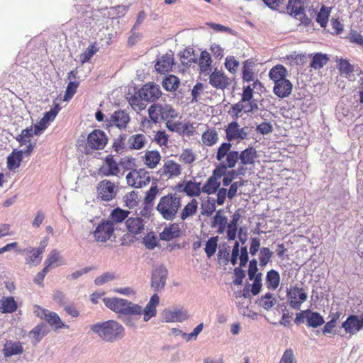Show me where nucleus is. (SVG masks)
<instances>
[{
  "mask_svg": "<svg viewBox=\"0 0 363 363\" xmlns=\"http://www.w3.org/2000/svg\"><path fill=\"white\" fill-rule=\"evenodd\" d=\"M148 114L151 121L157 123L161 121V104H153L148 108Z\"/></svg>",
  "mask_w": 363,
  "mask_h": 363,
  "instance_id": "603ef678",
  "label": "nucleus"
},
{
  "mask_svg": "<svg viewBox=\"0 0 363 363\" xmlns=\"http://www.w3.org/2000/svg\"><path fill=\"white\" fill-rule=\"evenodd\" d=\"M23 150L14 149L7 157V167L9 170L17 169L23 160Z\"/></svg>",
  "mask_w": 363,
  "mask_h": 363,
  "instance_id": "393cba45",
  "label": "nucleus"
},
{
  "mask_svg": "<svg viewBox=\"0 0 363 363\" xmlns=\"http://www.w3.org/2000/svg\"><path fill=\"white\" fill-rule=\"evenodd\" d=\"M324 323L323 317L318 312L308 309L307 325L309 327L316 328L324 324Z\"/></svg>",
  "mask_w": 363,
  "mask_h": 363,
  "instance_id": "e433bc0d",
  "label": "nucleus"
},
{
  "mask_svg": "<svg viewBox=\"0 0 363 363\" xmlns=\"http://www.w3.org/2000/svg\"><path fill=\"white\" fill-rule=\"evenodd\" d=\"M33 313L40 319L45 320L50 326L55 330L68 328V326L62 321L60 316L55 312L50 311L48 309L35 305L33 308Z\"/></svg>",
  "mask_w": 363,
  "mask_h": 363,
  "instance_id": "7ed1b4c3",
  "label": "nucleus"
},
{
  "mask_svg": "<svg viewBox=\"0 0 363 363\" xmlns=\"http://www.w3.org/2000/svg\"><path fill=\"white\" fill-rule=\"evenodd\" d=\"M128 231L133 235L141 233L145 229V223L140 217H130L125 221Z\"/></svg>",
  "mask_w": 363,
  "mask_h": 363,
  "instance_id": "f3484780",
  "label": "nucleus"
},
{
  "mask_svg": "<svg viewBox=\"0 0 363 363\" xmlns=\"http://www.w3.org/2000/svg\"><path fill=\"white\" fill-rule=\"evenodd\" d=\"M218 135L216 130H208L202 134V142L206 146H213L217 143Z\"/></svg>",
  "mask_w": 363,
  "mask_h": 363,
  "instance_id": "a18cd8bd",
  "label": "nucleus"
},
{
  "mask_svg": "<svg viewBox=\"0 0 363 363\" xmlns=\"http://www.w3.org/2000/svg\"><path fill=\"white\" fill-rule=\"evenodd\" d=\"M127 138V135L121 134L117 138L114 140L112 147L113 150L118 153L121 154L123 150L125 149V140Z\"/></svg>",
  "mask_w": 363,
  "mask_h": 363,
  "instance_id": "5fc2aeb1",
  "label": "nucleus"
},
{
  "mask_svg": "<svg viewBox=\"0 0 363 363\" xmlns=\"http://www.w3.org/2000/svg\"><path fill=\"white\" fill-rule=\"evenodd\" d=\"M159 193V189L157 185H152L150 189L147 191L144 203H147V205H152L153 203L154 200L156 198V196Z\"/></svg>",
  "mask_w": 363,
  "mask_h": 363,
  "instance_id": "338daca9",
  "label": "nucleus"
},
{
  "mask_svg": "<svg viewBox=\"0 0 363 363\" xmlns=\"http://www.w3.org/2000/svg\"><path fill=\"white\" fill-rule=\"evenodd\" d=\"M173 65V58L170 55H162L157 60L155 67L157 72L165 73L172 69Z\"/></svg>",
  "mask_w": 363,
  "mask_h": 363,
  "instance_id": "b1692460",
  "label": "nucleus"
},
{
  "mask_svg": "<svg viewBox=\"0 0 363 363\" xmlns=\"http://www.w3.org/2000/svg\"><path fill=\"white\" fill-rule=\"evenodd\" d=\"M97 51L98 48L96 45H89V47L79 56V60L81 62L82 64H84L89 62Z\"/></svg>",
  "mask_w": 363,
  "mask_h": 363,
  "instance_id": "bf43d9fd",
  "label": "nucleus"
},
{
  "mask_svg": "<svg viewBox=\"0 0 363 363\" xmlns=\"http://www.w3.org/2000/svg\"><path fill=\"white\" fill-rule=\"evenodd\" d=\"M129 148L131 150H140L147 143L145 135L141 133L135 134L129 137L128 140Z\"/></svg>",
  "mask_w": 363,
  "mask_h": 363,
  "instance_id": "c85d7f7f",
  "label": "nucleus"
},
{
  "mask_svg": "<svg viewBox=\"0 0 363 363\" xmlns=\"http://www.w3.org/2000/svg\"><path fill=\"white\" fill-rule=\"evenodd\" d=\"M23 352V348L20 342H7L4 349V354L5 357H11L13 355L21 354Z\"/></svg>",
  "mask_w": 363,
  "mask_h": 363,
  "instance_id": "c756f323",
  "label": "nucleus"
},
{
  "mask_svg": "<svg viewBox=\"0 0 363 363\" xmlns=\"http://www.w3.org/2000/svg\"><path fill=\"white\" fill-rule=\"evenodd\" d=\"M163 320L167 323L183 322L188 318L187 312L180 308L165 309L162 312Z\"/></svg>",
  "mask_w": 363,
  "mask_h": 363,
  "instance_id": "4468645a",
  "label": "nucleus"
},
{
  "mask_svg": "<svg viewBox=\"0 0 363 363\" xmlns=\"http://www.w3.org/2000/svg\"><path fill=\"white\" fill-rule=\"evenodd\" d=\"M241 218V214L238 211H235L229 223H227V238L228 241H233L236 238L238 232V223Z\"/></svg>",
  "mask_w": 363,
  "mask_h": 363,
  "instance_id": "4be33fe9",
  "label": "nucleus"
},
{
  "mask_svg": "<svg viewBox=\"0 0 363 363\" xmlns=\"http://www.w3.org/2000/svg\"><path fill=\"white\" fill-rule=\"evenodd\" d=\"M256 156L257 151L252 147H249L239 153L240 160L242 165L253 164Z\"/></svg>",
  "mask_w": 363,
  "mask_h": 363,
  "instance_id": "bb28decb",
  "label": "nucleus"
},
{
  "mask_svg": "<svg viewBox=\"0 0 363 363\" xmlns=\"http://www.w3.org/2000/svg\"><path fill=\"white\" fill-rule=\"evenodd\" d=\"M257 303L266 311H269L277 303V299L272 294L267 292L258 300Z\"/></svg>",
  "mask_w": 363,
  "mask_h": 363,
  "instance_id": "a19ab883",
  "label": "nucleus"
},
{
  "mask_svg": "<svg viewBox=\"0 0 363 363\" xmlns=\"http://www.w3.org/2000/svg\"><path fill=\"white\" fill-rule=\"evenodd\" d=\"M181 62L184 65L190 67L192 63L196 62V57L193 48H189L179 53Z\"/></svg>",
  "mask_w": 363,
  "mask_h": 363,
  "instance_id": "37998d69",
  "label": "nucleus"
},
{
  "mask_svg": "<svg viewBox=\"0 0 363 363\" xmlns=\"http://www.w3.org/2000/svg\"><path fill=\"white\" fill-rule=\"evenodd\" d=\"M272 255L273 252L268 247L260 248L259 254V265L265 267L269 262Z\"/></svg>",
  "mask_w": 363,
  "mask_h": 363,
  "instance_id": "6e6d98bb",
  "label": "nucleus"
},
{
  "mask_svg": "<svg viewBox=\"0 0 363 363\" xmlns=\"http://www.w3.org/2000/svg\"><path fill=\"white\" fill-rule=\"evenodd\" d=\"M114 232L113 221L103 220L93 232L96 240L105 242L109 240Z\"/></svg>",
  "mask_w": 363,
  "mask_h": 363,
  "instance_id": "39448f33",
  "label": "nucleus"
},
{
  "mask_svg": "<svg viewBox=\"0 0 363 363\" xmlns=\"http://www.w3.org/2000/svg\"><path fill=\"white\" fill-rule=\"evenodd\" d=\"M90 329L103 340L108 342L119 340L124 336L123 326L113 320L93 324Z\"/></svg>",
  "mask_w": 363,
  "mask_h": 363,
  "instance_id": "f257e3e1",
  "label": "nucleus"
},
{
  "mask_svg": "<svg viewBox=\"0 0 363 363\" xmlns=\"http://www.w3.org/2000/svg\"><path fill=\"white\" fill-rule=\"evenodd\" d=\"M280 282V276L277 271L271 269L266 275V284L268 289H276Z\"/></svg>",
  "mask_w": 363,
  "mask_h": 363,
  "instance_id": "ea45409f",
  "label": "nucleus"
},
{
  "mask_svg": "<svg viewBox=\"0 0 363 363\" xmlns=\"http://www.w3.org/2000/svg\"><path fill=\"white\" fill-rule=\"evenodd\" d=\"M181 207V197L177 194H168L160 199L156 210L163 219L172 221L177 218Z\"/></svg>",
  "mask_w": 363,
  "mask_h": 363,
  "instance_id": "f03ea898",
  "label": "nucleus"
},
{
  "mask_svg": "<svg viewBox=\"0 0 363 363\" xmlns=\"http://www.w3.org/2000/svg\"><path fill=\"white\" fill-rule=\"evenodd\" d=\"M105 164L99 170V174L106 176H116L120 172L118 164L113 159V155H108L104 160Z\"/></svg>",
  "mask_w": 363,
  "mask_h": 363,
  "instance_id": "9b49d317",
  "label": "nucleus"
},
{
  "mask_svg": "<svg viewBox=\"0 0 363 363\" xmlns=\"http://www.w3.org/2000/svg\"><path fill=\"white\" fill-rule=\"evenodd\" d=\"M286 296L292 308L300 309L301 304L306 301L308 295L302 288L295 286L287 290Z\"/></svg>",
  "mask_w": 363,
  "mask_h": 363,
  "instance_id": "20e7f679",
  "label": "nucleus"
},
{
  "mask_svg": "<svg viewBox=\"0 0 363 363\" xmlns=\"http://www.w3.org/2000/svg\"><path fill=\"white\" fill-rule=\"evenodd\" d=\"M138 94L140 99L144 101H155L158 99L162 94L160 86L154 83L145 84L138 90Z\"/></svg>",
  "mask_w": 363,
  "mask_h": 363,
  "instance_id": "0eeeda50",
  "label": "nucleus"
},
{
  "mask_svg": "<svg viewBox=\"0 0 363 363\" xmlns=\"http://www.w3.org/2000/svg\"><path fill=\"white\" fill-rule=\"evenodd\" d=\"M329 60L328 55L318 52L314 55L311 62V67L317 69L325 65Z\"/></svg>",
  "mask_w": 363,
  "mask_h": 363,
  "instance_id": "09e8293b",
  "label": "nucleus"
},
{
  "mask_svg": "<svg viewBox=\"0 0 363 363\" xmlns=\"http://www.w3.org/2000/svg\"><path fill=\"white\" fill-rule=\"evenodd\" d=\"M103 301L105 306L114 311L116 313H119L123 306H125L126 299L121 298H104Z\"/></svg>",
  "mask_w": 363,
  "mask_h": 363,
  "instance_id": "a878e982",
  "label": "nucleus"
},
{
  "mask_svg": "<svg viewBox=\"0 0 363 363\" xmlns=\"http://www.w3.org/2000/svg\"><path fill=\"white\" fill-rule=\"evenodd\" d=\"M286 9L288 14L297 18L305 11V0H288Z\"/></svg>",
  "mask_w": 363,
  "mask_h": 363,
  "instance_id": "aec40b11",
  "label": "nucleus"
},
{
  "mask_svg": "<svg viewBox=\"0 0 363 363\" xmlns=\"http://www.w3.org/2000/svg\"><path fill=\"white\" fill-rule=\"evenodd\" d=\"M139 201L138 192L135 191H132L124 197L125 206L129 208H133L136 206L138 204Z\"/></svg>",
  "mask_w": 363,
  "mask_h": 363,
  "instance_id": "13d9d810",
  "label": "nucleus"
},
{
  "mask_svg": "<svg viewBox=\"0 0 363 363\" xmlns=\"http://www.w3.org/2000/svg\"><path fill=\"white\" fill-rule=\"evenodd\" d=\"M211 62L212 60L210 54L206 50L202 51L199 60L201 72L208 74L211 71Z\"/></svg>",
  "mask_w": 363,
  "mask_h": 363,
  "instance_id": "7c9ffc66",
  "label": "nucleus"
},
{
  "mask_svg": "<svg viewBox=\"0 0 363 363\" xmlns=\"http://www.w3.org/2000/svg\"><path fill=\"white\" fill-rule=\"evenodd\" d=\"M108 143L105 133L95 129L87 137V147L91 150H102Z\"/></svg>",
  "mask_w": 363,
  "mask_h": 363,
  "instance_id": "6e6552de",
  "label": "nucleus"
},
{
  "mask_svg": "<svg viewBox=\"0 0 363 363\" xmlns=\"http://www.w3.org/2000/svg\"><path fill=\"white\" fill-rule=\"evenodd\" d=\"M181 228L177 223H171L168 227H165L160 234L162 240L170 241L174 238H177L181 235Z\"/></svg>",
  "mask_w": 363,
  "mask_h": 363,
  "instance_id": "6ab92c4d",
  "label": "nucleus"
},
{
  "mask_svg": "<svg viewBox=\"0 0 363 363\" xmlns=\"http://www.w3.org/2000/svg\"><path fill=\"white\" fill-rule=\"evenodd\" d=\"M116 274L113 272H106L101 275L97 277L94 280V284L96 286H101L105 283L113 281L116 279Z\"/></svg>",
  "mask_w": 363,
  "mask_h": 363,
  "instance_id": "e2e57ef3",
  "label": "nucleus"
},
{
  "mask_svg": "<svg viewBox=\"0 0 363 363\" xmlns=\"http://www.w3.org/2000/svg\"><path fill=\"white\" fill-rule=\"evenodd\" d=\"M35 135L33 133V126L28 127L25 129H23L21 133L15 137H13L21 145H27L28 143H30L31 138Z\"/></svg>",
  "mask_w": 363,
  "mask_h": 363,
  "instance_id": "c03bdc74",
  "label": "nucleus"
},
{
  "mask_svg": "<svg viewBox=\"0 0 363 363\" xmlns=\"http://www.w3.org/2000/svg\"><path fill=\"white\" fill-rule=\"evenodd\" d=\"M239 129L240 125L237 121H232L228 123L225 129L226 139L228 141L238 140Z\"/></svg>",
  "mask_w": 363,
  "mask_h": 363,
  "instance_id": "49530a36",
  "label": "nucleus"
},
{
  "mask_svg": "<svg viewBox=\"0 0 363 363\" xmlns=\"http://www.w3.org/2000/svg\"><path fill=\"white\" fill-rule=\"evenodd\" d=\"M49 332L48 325L41 323L37 325L30 332V336L35 340V343L39 342Z\"/></svg>",
  "mask_w": 363,
  "mask_h": 363,
  "instance_id": "473e14b6",
  "label": "nucleus"
},
{
  "mask_svg": "<svg viewBox=\"0 0 363 363\" xmlns=\"http://www.w3.org/2000/svg\"><path fill=\"white\" fill-rule=\"evenodd\" d=\"M136 179H139L138 186L143 187L147 185L150 182V177L149 172L144 169L136 170Z\"/></svg>",
  "mask_w": 363,
  "mask_h": 363,
  "instance_id": "4d7b16f0",
  "label": "nucleus"
},
{
  "mask_svg": "<svg viewBox=\"0 0 363 363\" xmlns=\"http://www.w3.org/2000/svg\"><path fill=\"white\" fill-rule=\"evenodd\" d=\"M342 328L347 333L355 334L363 328V313L359 317L356 315H350L342 323Z\"/></svg>",
  "mask_w": 363,
  "mask_h": 363,
  "instance_id": "1a4fd4ad",
  "label": "nucleus"
},
{
  "mask_svg": "<svg viewBox=\"0 0 363 363\" xmlns=\"http://www.w3.org/2000/svg\"><path fill=\"white\" fill-rule=\"evenodd\" d=\"M130 214V212L126 210H123L121 208H114L109 216V218L111 221H113V225L114 223H121L124 220H127L128 215Z\"/></svg>",
  "mask_w": 363,
  "mask_h": 363,
  "instance_id": "79ce46f5",
  "label": "nucleus"
},
{
  "mask_svg": "<svg viewBox=\"0 0 363 363\" xmlns=\"http://www.w3.org/2000/svg\"><path fill=\"white\" fill-rule=\"evenodd\" d=\"M292 88L291 82L289 79H285L274 83L273 91L279 98L284 99L291 94Z\"/></svg>",
  "mask_w": 363,
  "mask_h": 363,
  "instance_id": "dca6fc26",
  "label": "nucleus"
},
{
  "mask_svg": "<svg viewBox=\"0 0 363 363\" xmlns=\"http://www.w3.org/2000/svg\"><path fill=\"white\" fill-rule=\"evenodd\" d=\"M168 271L163 265L154 269L152 272L151 286L155 291H162L166 284Z\"/></svg>",
  "mask_w": 363,
  "mask_h": 363,
  "instance_id": "423d86ee",
  "label": "nucleus"
},
{
  "mask_svg": "<svg viewBox=\"0 0 363 363\" xmlns=\"http://www.w3.org/2000/svg\"><path fill=\"white\" fill-rule=\"evenodd\" d=\"M216 199L212 198L208 199L206 201L201 204V214L211 216L213 213L216 211Z\"/></svg>",
  "mask_w": 363,
  "mask_h": 363,
  "instance_id": "864d4df0",
  "label": "nucleus"
},
{
  "mask_svg": "<svg viewBox=\"0 0 363 363\" xmlns=\"http://www.w3.org/2000/svg\"><path fill=\"white\" fill-rule=\"evenodd\" d=\"M218 236L210 238L206 243L204 248L206 256L211 258L216 252L218 247Z\"/></svg>",
  "mask_w": 363,
  "mask_h": 363,
  "instance_id": "3c124183",
  "label": "nucleus"
},
{
  "mask_svg": "<svg viewBox=\"0 0 363 363\" xmlns=\"http://www.w3.org/2000/svg\"><path fill=\"white\" fill-rule=\"evenodd\" d=\"M197 208L198 201L195 199H193L182 210L179 216L180 219L185 220L187 218L192 216L196 213Z\"/></svg>",
  "mask_w": 363,
  "mask_h": 363,
  "instance_id": "c9c22d12",
  "label": "nucleus"
},
{
  "mask_svg": "<svg viewBox=\"0 0 363 363\" xmlns=\"http://www.w3.org/2000/svg\"><path fill=\"white\" fill-rule=\"evenodd\" d=\"M288 71L282 65L274 66L269 72V77L274 83L286 79Z\"/></svg>",
  "mask_w": 363,
  "mask_h": 363,
  "instance_id": "5701e85b",
  "label": "nucleus"
},
{
  "mask_svg": "<svg viewBox=\"0 0 363 363\" xmlns=\"http://www.w3.org/2000/svg\"><path fill=\"white\" fill-rule=\"evenodd\" d=\"M17 303L13 297H3L0 301V311L2 313H11L16 311Z\"/></svg>",
  "mask_w": 363,
  "mask_h": 363,
  "instance_id": "cd10ccee",
  "label": "nucleus"
},
{
  "mask_svg": "<svg viewBox=\"0 0 363 363\" xmlns=\"http://www.w3.org/2000/svg\"><path fill=\"white\" fill-rule=\"evenodd\" d=\"M220 186V182L211 176L208 178L206 182L201 188V190L202 192L207 194H213L218 191Z\"/></svg>",
  "mask_w": 363,
  "mask_h": 363,
  "instance_id": "4c0bfd02",
  "label": "nucleus"
},
{
  "mask_svg": "<svg viewBox=\"0 0 363 363\" xmlns=\"http://www.w3.org/2000/svg\"><path fill=\"white\" fill-rule=\"evenodd\" d=\"M209 84L217 89H224L229 84V79L223 72L215 69L209 76Z\"/></svg>",
  "mask_w": 363,
  "mask_h": 363,
  "instance_id": "2eb2a0df",
  "label": "nucleus"
},
{
  "mask_svg": "<svg viewBox=\"0 0 363 363\" xmlns=\"http://www.w3.org/2000/svg\"><path fill=\"white\" fill-rule=\"evenodd\" d=\"M337 67L341 74H350L354 72V67L345 59H340Z\"/></svg>",
  "mask_w": 363,
  "mask_h": 363,
  "instance_id": "0e129e2a",
  "label": "nucleus"
},
{
  "mask_svg": "<svg viewBox=\"0 0 363 363\" xmlns=\"http://www.w3.org/2000/svg\"><path fill=\"white\" fill-rule=\"evenodd\" d=\"M18 252L25 256L26 264L30 267L38 265L42 260V254L32 247L19 250Z\"/></svg>",
  "mask_w": 363,
  "mask_h": 363,
  "instance_id": "f8f14e48",
  "label": "nucleus"
},
{
  "mask_svg": "<svg viewBox=\"0 0 363 363\" xmlns=\"http://www.w3.org/2000/svg\"><path fill=\"white\" fill-rule=\"evenodd\" d=\"M331 11L332 7H328L325 5H323L317 13L316 22L320 26L321 28H326Z\"/></svg>",
  "mask_w": 363,
  "mask_h": 363,
  "instance_id": "f704fd0d",
  "label": "nucleus"
},
{
  "mask_svg": "<svg viewBox=\"0 0 363 363\" xmlns=\"http://www.w3.org/2000/svg\"><path fill=\"white\" fill-rule=\"evenodd\" d=\"M231 147L232 144L230 143L225 142L221 143L216 153V160L219 162H222L223 159L230 152Z\"/></svg>",
  "mask_w": 363,
  "mask_h": 363,
  "instance_id": "052dcab7",
  "label": "nucleus"
},
{
  "mask_svg": "<svg viewBox=\"0 0 363 363\" xmlns=\"http://www.w3.org/2000/svg\"><path fill=\"white\" fill-rule=\"evenodd\" d=\"M99 196L103 201H109L116 195L114 183L109 180L104 179L100 182L97 186Z\"/></svg>",
  "mask_w": 363,
  "mask_h": 363,
  "instance_id": "9d476101",
  "label": "nucleus"
},
{
  "mask_svg": "<svg viewBox=\"0 0 363 363\" xmlns=\"http://www.w3.org/2000/svg\"><path fill=\"white\" fill-rule=\"evenodd\" d=\"M130 121V116L128 113L123 110L114 111L108 121V125H115L120 129L125 128L128 122Z\"/></svg>",
  "mask_w": 363,
  "mask_h": 363,
  "instance_id": "ddd939ff",
  "label": "nucleus"
},
{
  "mask_svg": "<svg viewBox=\"0 0 363 363\" xmlns=\"http://www.w3.org/2000/svg\"><path fill=\"white\" fill-rule=\"evenodd\" d=\"M182 190L183 192L186 193L187 196L191 197L199 196L202 191L201 183L192 182L191 180L186 182Z\"/></svg>",
  "mask_w": 363,
  "mask_h": 363,
  "instance_id": "72a5a7b5",
  "label": "nucleus"
},
{
  "mask_svg": "<svg viewBox=\"0 0 363 363\" xmlns=\"http://www.w3.org/2000/svg\"><path fill=\"white\" fill-rule=\"evenodd\" d=\"M161 156L158 151H147L145 155V164L147 167L153 169L156 167L159 162L160 161Z\"/></svg>",
  "mask_w": 363,
  "mask_h": 363,
  "instance_id": "58836bf2",
  "label": "nucleus"
},
{
  "mask_svg": "<svg viewBox=\"0 0 363 363\" xmlns=\"http://www.w3.org/2000/svg\"><path fill=\"white\" fill-rule=\"evenodd\" d=\"M180 83L179 79L174 75H169L162 81V86L164 89L169 91H175Z\"/></svg>",
  "mask_w": 363,
  "mask_h": 363,
  "instance_id": "de8ad7c7",
  "label": "nucleus"
},
{
  "mask_svg": "<svg viewBox=\"0 0 363 363\" xmlns=\"http://www.w3.org/2000/svg\"><path fill=\"white\" fill-rule=\"evenodd\" d=\"M239 160V152L236 150H231L226 156V162H224V164L228 168L232 169L235 167Z\"/></svg>",
  "mask_w": 363,
  "mask_h": 363,
  "instance_id": "774afa93",
  "label": "nucleus"
},
{
  "mask_svg": "<svg viewBox=\"0 0 363 363\" xmlns=\"http://www.w3.org/2000/svg\"><path fill=\"white\" fill-rule=\"evenodd\" d=\"M142 315H126L121 318L123 323L128 327L131 328H136L138 326V321Z\"/></svg>",
  "mask_w": 363,
  "mask_h": 363,
  "instance_id": "69168bd1",
  "label": "nucleus"
},
{
  "mask_svg": "<svg viewBox=\"0 0 363 363\" xmlns=\"http://www.w3.org/2000/svg\"><path fill=\"white\" fill-rule=\"evenodd\" d=\"M125 306H123L119 314L123 315V316L126 315H142L143 314V308L142 306L134 303L131 301L126 300Z\"/></svg>",
  "mask_w": 363,
  "mask_h": 363,
  "instance_id": "2f4dec72",
  "label": "nucleus"
},
{
  "mask_svg": "<svg viewBox=\"0 0 363 363\" xmlns=\"http://www.w3.org/2000/svg\"><path fill=\"white\" fill-rule=\"evenodd\" d=\"M254 63L252 61L246 60L242 67V79L245 82H251L253 80L254 73L251 67Z\"/></svg>",
  "mask_w": 363,
  "mask_h": 363,
  "instance_id": "680f3d73",
  "label": "nucleus"
},
{
  "mask_svg": "<svg viewBox=\"0 0 363 363\" xmlns=\"http://www.w3.org/2000/svg\"><path fill=\"white\" fill-rule=\"evenodd\" d=\"M161 177L165 175L168 177H177L181 173L180 165L172 160H167L163 167L158 171Z\"/></svg>",
  "mask_w": 363,
  "mask_h": 363,
  "instance_id": "412c9836",
  "label": "nucleus"
},
{
  "mask_svg": "<svg viewBox=\"0 0 363 363\" xmlns=\"http://www.w3.org/2000/svg\"><path fill=\"white\" fill-rule=\"evenodd\" d=\"M177 116V111L169 105L161 104V120L170 121Z\"/></svg>",
  "mask_w": 363,
  "mask_h": 363,
  "instance_id": "8fccbe9b",
  "label": "nucleus"
},
{
  "mask_svg": "<svg viewBox=\"0 0 363 363\" xmlns=\"http://www.w3.org/2000/svg\"><path fill=\"white\" fill-rule=\"evenodd\" d=\"M159 302L160 298L157 294H155L150 297V301L143 311L144 321L147 322L151 318L156 315V307L159 304Z\"/></svg>",
  "mask_w": 363,
  "mask_h": 363,
  "instance_id": "a211bd4d",
  "label": "nucleus"
}]
</instances>
